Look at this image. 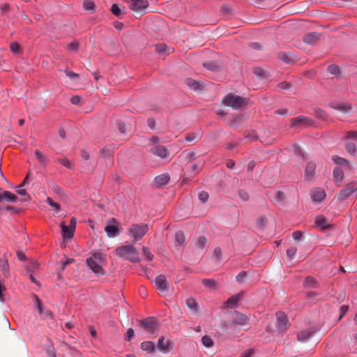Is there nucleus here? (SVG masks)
<instances>
[{
	"label": "nucleus",
	"instance_id": "nucleus-1",
	"mask_svg": "<svg viewBox=\"0 0 357 357\" xmlns=\"http://www.w3.org/2000/svg\"><path fill=\"white\" fill-rule=\"evenodd\" d=\"M114 253L119 257L129 260L131 262H137L140 261L138 257V252L132 245H125L116 248Z\"/></svg>",
	"mask_w": 357,
	"mask_h": 357
},
{
	"label": "nucleus",
	"instance_id": "nucleus-2",
	"mask_svg": "<svg viewBox=\"0 0 357 357\" xmlns=\"http://www.w3.org/2000/svg\"><path fill=\"white\" fill-rule=\"evenodd\" d=\"M104 259L99 252H92V255L86 259V263L90 269L96 274L102 275L104 271L102 268Z\"/></svg>",
	"mask_w": 357,
	"mask_h": 357
},
{
	"label": "nucleus",
	"instance_id": "nucleus-3",
	"mask_svg": "<svg viewBox=\"0 0 357 357\" xmlns=\"http://www.w3.org/2000/svg\"><path fill=\"white\" fill-rule=\"evenodd\" d=\"M149 229L148 224H133L127 229L126 232L129 236L133 238L134 241H137L143 238L149 231Z\"/></svg>",
	"mask_w": 357,
	"mask_h": 357
},
{
	"label": "nucleus",
	"instance_id": "nucleus-4",
	"mask_svg": "<svg viewBox=\"0 0 357 357\" xmlns=\"http://www.w3.org/2000/svg\"><path fill=\"white\" fill-rule=\"evenodd\" d=\"M223 103L234 109H238L246 105V99L238 96L229 94L223 99Z\"/></svg>",
	"mask_w": 357,
	"mask_h": 357
},
{
	"label": "nucleus",
	"instance_id": "nucleus-5",
	"mask_svg": "<svg viewBox=\"0 0 357 357\" xmlns=\"http://www.w3.org/2000/svg\"><path fill=\"white\" fill-rule=\"evenodd\" d=\"M60 227L62 230V235L64 238L70 239L73 237L76 227V218H71L70 225L66 226L63 222H61Z\"/></svg>",
	"mask_w": 357,
	"mask_h": 357
},
{
	"label": "nucleus",
	"instance_id": "nucleus-6",
	"mask_svg": "<svg viewBox=\"0 0 357 357\" xmlns=\"http://www.w3.org/2000/svg\"><path fill=\"white\" fill-rule=\"evenodd\" d=\"M357 191V183L351 182L347 184L344 190L340 191L337 195V199L342 202L349 196H351L353 193Z\"/></svg>",
	"mask_w": 357,
	"mask_h": 357
},
{
	"label": "nucleus",
	"instance_id": "nucleus-7",
	"mask_svg": "<svg viewBox=\"0 0 357 357\" xmlns=\"http://www.w3.org/2000/svg\"><path fill=\"white\" fill-rule=\"evenodd\" d=\"M105 231L109 238H114L120 234L119 227L116 219H110L105 227Z\"/></svg>",
	"mask_w": 357,
	"mask_h": 357
},
{
	"label": "nucleus",
	"instance_id": "nucleus-8",
	"mask_svg": "<svg viewBox=\"0 0 357 357\" xmlns=\"http://www.w3.org/2000/svg\"><path fill=\"white\" fill-rule=\"evenodd\" d=\"M130 9L134 12H142L149 6V2L146 0H123Z\"/></svg>",
	"mask_w": 357,
	"mask_h": 357
},
{
	"label": "nucleus",
	"instance_id": "nucleus-9",
	"mask_svg": "<svg viewBox=\"0 0 357 357\" xmlns=\"http://www.w3.org/2000/svg\"><path fill=\"white\" fill-rule=\"evenodd\" d=\"M312 125V119L305 116H299L291 119V128H305Z\"/></svg>",
	"mask_w": 357,
	"mask_h": 357
},
{
	"label": "nucleus",
	"instance_id": "nucleus-10",
	"mask_svg": "<svg viewBox=\"0 0 357 357\" xmlns=\"http://www.w3.org/2000/svg\"><path fill=\"white\" fill-rule=\"evenodd\" d=\"M150 152L161 159H167L169 155V151L164 146L156 144L151 148Z\"/></svg>",
	"mask_w": 357,
	"mask_h": 357
},
{
	"label": "nucleus",
	"instance_id": "nucleus-11",
	"mask_svg": "<svg viewBox=\"0 0 357 357\" xmlns=\"http://www.w3.org/2000/svg\"><path fill=\"white\" fill-rule=\"evenodd\" d=\"M157 347L160 352L167 354L172 349V343L169 340H166L164 336H161L158 339Z\"/></svg>",
	"mask_w": 357,
	"mask_h": 357
},
{
	"label": "nucleus",
	"instance_id": "nucleus-12",
	"mask_svg": "<svg viewBox=\"0 0 357 357\" xmlns=\"http://www.w3.org/2000/svg\"><path fill=\"white\" fill-rule=\"evenodd\" d=\"M276 317V326L282 332L286 331L289 325L287 315L282 312H277Z\"/></svg>",
	"mask_w": 357,
	"mask_h": 357
},
{
	"label": "nucleus",
	"instance_id": "nucleus-13",
	"mask_svg": "<svg viewBox=\"0 0 357 357\" xmlns=\"http://www.w3.org/2000/svg\"><path fill=\"white\" fill-rule=\"evenodd\" d=\"M155 288L162 293L167 292L169 288L168 282L164 275H160L156 277L155 280Z\"/></svg>",
	"mask_w": 357,
	"mask_h": 357
},
{
	"label": "nucleus",
	"instance_id": "nucleus-14",
	"mask_svg": "<svg viewBox=\"0 0 357 357\" xmlns=\"http://www.w3.org/2000/svg\"><path fill=\"white\" fill-rule=\"evenodd\" d=\"M248 324V317L246 314L241 313H236L231 326L236 328L238 326H243Z\"/></svg>",
	"mask_w": 357,
	"mask_h": 357
},
{
	"label": "nucleus",
	"instance_id": "nucleus-15",
	"mask_svg": "<svg viewBox=\"0 0 357 357\" xmlns=\"http://www.w3.org/2000/svg\"><path fill=\"white\" fill-rule=\"evenodd\" d=\"M139 325L150 334H153L155 331V322L151 317H149L144 321H139Z\"/></svg>",
	"mask_w": 357,
	"mask_h": 357
},
{
	"label": "nucleus",
	"instance_id": "nucleus-16",
	"mask_svg": "<svg viewBox=\"0 0 357 357\" xmlns=\"http://www.w3.org/2000/svg\"><path fill=\"white\" fill-rule=\"evenodd\" d=\"M17 200V197L9 191L3 190L0 188V202H16Z\"/></svg>",
	"mask_w": 357,
	"mask_h": 357
},
{
	"label": "nucleus",
	"instance_id": "nucleus-17",
	"mask_svg": "<svg viewBox=\"0 0 357 357\" xmlns=\"http://www.w3.org/2000/svg\"><path fill=\"white\" fill-rule=\"evenodd\" d=\"M310 196L313 202H319L325 198L326 193L324 190L316 188L311 191Z\"/></svg>",
	"mask_w": 357,
	"mask_h": 357
},
{
	"label": "nucleus",
	"instance_id": "nucleus-18",
	"mask_svg": "<svg viewBox=\"0 0 357 357\" xmlns=\"http://www.w3.org/2000/svg\"><path fill=\"white\" fill-rule=\"evenodd\" d=\"M270 199L276 204H281L285 199L284 193L282 191H277L271 193L269 195Z\"/></svg>",
	"mask_w": 357,
	"mask_h": 357
},
{
	"label": "nucleus",
	"instance_id": "nucleus-19",
	"mask_svg": "<svg viewBox=\"0 0 357 357\" xmlns=\"http://www.w3.org/2000/svg\"><path fill=\"white\" fill-rule=\"evenodd\" d=\"M334 109L340 111L342 113H348L351 111V107L349 103L335 102L331 106Z\"/></svg>",
	"mask_w": 357,
	"mask_h": 357
},
{
	"label": "nucleus",
	"instance_id": "nucleus-20",
	"mask_svg": "<svg viewBox=\"0 0 357 357\" xmlns=\"http://www.w3.org/2000/svg\"><path fill=\"white\" fill-rule=\"evenodd\" d=\"M319 39V35L317 33L312 32L306 34L303 40L306 44L308 45H313L317 41H318Z\"/></svg>",
	"mask_w": 357,
	"mask_h": 357
},
{
	"label": "nucleus",
	"instance_id": "nucleus-21",
	"mask_svg": "<svg viewBox=\"0 0 357 357\" xmlns=\"http://www.w3.org/2000/svg\"><path fill=\"white\" fill-rule=\"evenodd\" d=\"M170 177L167 174H162L156 176L154 179L155 185L158 187L162 186L169 182Z\"/></svg>",
	"mask_w": 357,
	"mask_h": 357
},
{
	"label": "nucleus",
	"instance_id": "nucleus-22",
	"mask_svg": "<svg viewBox=\"0 0 357 357\" xmlns=\"http://www.w3.org/2000/svg\"><path fill=\"white\" fill-rule=\"evenodd\" d=\"M333 178H334L335 182L338 185H340L341 182L343 180V178H344V172H343V170L340 167H336L334 168V169H333Z\"/></svg>",
	"mask_w": 357,
	"mask_h": 357
},
{
	"label": "nucleus",
	"instance_id": "nucleus-23",
	"mask_svg": "<svg viewBox=\"0 0 357 357\" xmlns=\"http://www.w3.org/2000/svg\"><path fill=\"white\" fill-rule=\"evenodd\" d=\"M314 333V331H312L311 330H305L303 331H301L298 335L297 339L300 342H305L309 338H310L313 334Z\"/></svg>",
	"mask_w": 357,
	"mask_h": 357
},
{
	"label": "nucleus",
	"instance_id": "nucleus-24",
	"mask_svg": "<svg viewBox=\"0 0 357 357\" xmlns=\"http://www.w3.org/2000/svg\"><path fill=\"white\" fill-rule=\"evenodd\" d=\"M186 305L188 307L190 310L192 314H195L197 313L199 306L198 303L194 298H190L187 299Z\"/></svg>",
	"mask_w": 357,
	"mask_h": 357
},
{
	"label": "nucleus",
	"instance_id": "nucleus-25",
	"mask_svg": "<svg viewBox=\"0 0 357 357\" xmlns=\"http://www.w3.org/2000/svg\"><path fill=\"white\" fill-rule=\"evenodd\" d=\"M185 83L188 86H189L190 88L195 89V90H202L203 89L202 84L193 79H191V78L186 79Z\"/></svg>",
	"mask_w": 357,
	"mask_h": 357
},
{
	"label": "nucleus",
	"instance_id": "nucleus-26",
	"mask_svg": "<svg viewBox=\"0 0 357 357\" xmlns=\"http://www.w3.org/2000/svg\"><path fill=\"white\" fill-rule=\"evenodd\" d=\"M141 349L144 351L153 352L155 351V346L151 341H145L141 343Z\"/></svg>",
	"mask_w": 357,
	"mask_h": 357
},
{
	"label": "nucleus",
	"instance_id": "nucleus-27",
	"mask_svg": "<svg viewBox=\"0 0 357 357\" xmlns=\"http://www.w3.org/2000/svg\"><path fill=\"white\" fill-rule=\"evenodd\" d=\"M316 165L314 162H308L305 168V174L308 178H312L314 176Z\"/></svg>",
	"mask_w": 357,
	"mask_h": 357
},
{
	"label": "nucleus",
	"instance_id": "nucleus-28",
	"mask_svg": "<svg viewBox=\"0 0 357 357\" xmlns=\"http://www.w3.org/2000/svg\"><path fill=\"white\" fill-rule=\"evenodd\" d=\"M0 269L3 273L4 275L9 274V264L7 259H0Z\"/></svg>",
	"mask_w": 357,
	"mask_h": 357
},
{
	"label": "nucleus",
	"instance_id": "nucleus-29",
	"mask_svg": "<svg viewBox=\"0 0 357 357\" xmlns=\"http://www.w3.org/2000/svg\"><path fill=\"white\" fill-rule=\"evenodd\" d=\"M202 284L206 288L215 289L218 284V282L213 279H203Z\"/></svg>",
	"mask_w": 357,
	"mask_h": 357
},
{
	"label": "nucleus",
	"instance_id": "nucleus-30",
	"mask_svg": "<svg viewBox=\"0 0 357 357\" xmlns=\"http://www.w3.org/2000/svg\"><path fill=\"white\" fill-rule=\"evenodd\" d=\"M206 242H207L206 238L204 236H201L196 241L195 245L197 249L202 250V249H204V247L206 246Z\"/></svg>",
	"mask_w": 357,
	"mask_h": 357
},
{
	"label": "nucleus",
	"instance_id": "nucleus-31",
	"mask_svg": "<svg viewBox=\"0 0 357 357\" xmlns=\"http://www.w3.org/2000/svg\"><path fill=\"white\" fill-rule=\"evenodd\" d=\"M176 243L178 245H182L185 241V236L183 231H178L175 234Z\"/></svg>",
	"mask_w": 357,
	"mask_h": 357
},
{
	"label": "nucleus",
	"instance_id": "nucleus-32",
	"mask_svg": "<svg viewBox=\"0 0 357 357\" xmlns=\"http://www.w3.org/2000/svg\"><path fill=\"white\" fill-rule=\"evenodd\" d=\"M201 341H202V343L203 344V345L208 348L212 347L214 344L213 340L208 335H204L202 337Z\"/></svg>",
	"mask_w": 357,
	"mask_h": 357
},
{
	"label": "nucleus",
	"instance_id": "nucleus-33",
	"mask_svg": "<svg viewBox=\"0 0 357 357\" xmlns=\"http://www.w3.org/2000/svg\"><path fill=\"white\" fill-rule=\"evenodd\" d=\"M35 155H36V157L38 162L40 165H45L46 164V162H47V158L39 150L37 149V150L35 151Z\"/></svg>",
	"mask_w": 357,
	"mask_h": 357
},
{
	"label": "nucleus",
	"instance_id": "nucleus-34",
	"mask_svg": "<svg viewBox=\"0 0 357 357\" xmlns=\"http://www.w3.org/2000/svg\"><path fill=\"white\" fill-rule=\"evenodd\" d=\"M155 50L159 54L164 53L166 51H167L168 54L170 53L169 48H168L165 44H162V43H159V44L155 45Z\"/></svg>",
	"mask_w": 357,
	"mask_h": 357
},
{
	"label": "nucleus",
	"instance_id": "nucleus-35",
	"mask_svg": "<svg viewBox=\"0 0 357 357\" xmlns=\"http://www.w3.org/2000/svg\"><path fill=\"white\" fill-rule=\"evenodd\" d=\"M279 58L280 60L286 63H291L294 61L293 56L288 53H282L280 54Z\"/></svg>",
	"mask_w": 357,
	"mask_h": 357
},
{
	"label": "nucleus",
	"instance_id": "nucleus-36",
	"mask_svg": "<svg viewBox=\"0 0 357 357\" xmlns=\"http://www.w3.org/2000/svg\"><path fill=\"white\" fill-rule=\"evenodd\" d=\"M100 153L102 158H110V156L112 155V150L109 146H105L100 150Z\"/></svg>",
	"mask_w": 357,
	"mask_h": 357
},
{
	"label": "nucleus",
	"instance_id": "nucleus-37",
	"mask_svg": "<svg viewBox=\"0 0 357 357\" xmlns=\"http://www.w3.org/2000/svg\"><path fill=\"white\" fill-rule=\"evenodd\" d=\"M328 72L335 76H338L340 74V69L339 66L336 65H330L327 68Z\"/></svg>",
	"mask_w": 357,
	"mask_h": 357
},
{
	"label": "nucleus",
	"instance_id": "nucleus-38",
	"mask_svg": "<svg viewBox=\"0 0 357 357\" xmlns=\"http://www.w3.org/2000/svg\"><path fill=\"white\" fill-rule=\"evenodd\" d=\"M83 7L86 10L93 11L95 3L91 0H86L83 3Z\"/></svg>",
	"mask_w": 357,
	"mask_h": 357
},
{
	"label": "nucleus",
	"instance_id": "nucleus-39",
	"mask_svg": "<svg viewBox=\"0 0 357 357\" xmlns=\"http://www.w3.org/2000/svg\"><path fill=\"white\" fill-rule=\"evenodd\" d=\"M46 202L51 207L54 208L56 211H59L61 210L60 204L57 202H54L50 197L47 198Z\"/></svg>",
	"mask_w": 357,
	"mask_h": 357
},
{
	"label": "nucleus",
	"instance_id": "nucleus-40",
	"mask_svg": "<svg viewBox=\"0 0 357 357\" xmlns=\"http://www.w3.org/2000/svg\"><path fill=\"white\" fill-rule=\"evenodd\" d=\"M198 198L201 203H205L208 199V193L206 191H202L198 194Z\"/></svg>",
	"mask_w": 357,
	"mask_h": 357
},
{
	"label": "nucleus",
	"instance_id": "nucleus-41",
	"mask_svg": "<svg viewBox=\"0 0 357 357\" xmlns=\"http://www.w3.org/2000/svg\"><path fill=\"white\" fill-rule=\"evenodd\" d=\"M254 74L259 78L266 77V72L260 68H255L254 69Z\"/></svg>",
	"mask_w": 357,
	"mask_h": 357
},
{
	"label": "nucleus",
	"instance_id": "nucleus-42",
	"mask_svg": "<svg viewBox=\"0 0 357 357\" xmlns=\"http://www.w3.org/2000/svg\"><path fill=\"white\" fill-rule=\"evenodd\" d=\"M326 222V219L324 216H318L316 218L315 223L317 226L325 227V224Z\"/></svg>",
	"mask_w": 357,
	"mask_h": 357
},
{
	"label": "nucleus",
	"instance_id": "nucleus-43",
	"mask_svg": "<svg viewBox=\"0 0 357 357\" xmlns=\"http://www.w3.org/2000/svg\"><path fill=\"white\" fill-rule=\"evenodd\" d=\"M332 159L335 163H337L339 165H347L348 164L347 161L345 159H344L341 157H339L337 155L333 156Z\"/></svg>",
	"mask_w": 357,
	"mask_h": 357
},
{
	"label": "nucleus",
	"instance_id": "nucleus-44",
	"mask_svg": "<svg viewBox=\"0 0 357 357\" xmlns=\"http://www.w3.org/2000/svg\"><path fill=\"white\" fill-rule=\"evenodd\" d=\"M239 197L243 201H248L249 199L248 193L244 190H239L238 192Z\"/></svg>",
	"mask_w": 357,
	"mask_h": 357
},
{
	"label": "nucleus",
	"instance_id": "nucleus-45",
	"mask_svg": "<svg viewBox=\"0 0 357 357\" xmlns=\"http://www.w3.org/2000/svg\"><path fill=\"white\" fill-rule=\"evenodd\" d=\"M291 87V84L287 82H282L278 84V88L280 89L289 90Z\"/></svg>",
	"mask_w": 357,
	"mask_h": 357
},
{
	"label": "nucleus",
	"instance_id": "nucleus-46",
	"mask_svg": "<svg viewBox=\"0 0 357 357\" xmlns=\"http://www.w3.org/2000/svg\"><path fill=\"white\" fill-rule=\"evenodd\" d=\"M204 66L205 68H208V70H213V71H215L218 68V66L213 62L205 63H204Z\"/></svg>",
	"mask_w": 357,
	"mask_h": 357
},
{
	"label": "nucleus",
	"instance_id": "nucleus-47",
	"mask_svg": "<svg viewBox=\"0 0 357 357\" xmlns=\"http://www.w3.org/2000/svg\"><path fill=\"white\" fill-rule=\"evenodd\" d=\"M238 298H239V295L232 296L227 300V303L228 305L231 307L238 302Z\"/></svg>",
	"mask_w": 357,
	"mask_h": 357
},
{
	"label": "nucleus",
	"instance_id": "nucleus-48",
	"mask_svg": "<svg viewBox=\"0 0 357 357\" xmlns=\"http://www.w3.org/2000/svg\"><path fill=\"white\" fill-rule=\"evenodd\" d=\"M346 139H356L357 138V131L349 130L345 132Z\"/></svg>",
	"mask_w": 357,
	"mask_h": 357
},
{
	"label": "nucleus",
	"instance_id": "nucleus-49",
	"mask_svg": "<svg viewBox=\"0 0 357 357\" xmlns=\"http://www.w3.org/2000/svg\"><path fill=\"white\" fill-rule=\"evenodd\" d=\"M111 11L116 16H119L121 13V10L117 4H113L112 6Z\"/></svg>",
	"mask_w": 357,
	"mask_h": 357
},
{
	"label": "nucleus",
	"instance_id": "nucleus-50",
	"mask_svg": "<svg viewBox=\"0 0 357 357\" xmlns=\"http://www.w3.org/2000/svg\"><path fill=\"white\" fill-rule=\"evenodd\" d=\"M345 148H346V150L347 151V152L351 154L354 153L356 151V146L353 143H347L346 144Z\"/></svg>",
	"mask_w": 357,
	"mask_h": 357
},
{
	"label": "nucleus",
	"instance_id": "nucleus-51",
	"mask_svg": "<svg viewBox=\"0 0 357 357\" xmlns=\"http://www.w3.org/2000/svg\"><path fill=\"white\" fill-rule=\"evenodd\" d=\"M248 273L247 272H241L238 275H237L236 276V280L239 282V283H244L245 281V278L247 275Z\"/></svg>",
	"mask_w": 357,
	"mask_h": 357
},
{
	"label": "nucleus",
	"instance_id": "nucleus-52",
	"mask_svg": "<svg viewBox=\"0 0 357 357\" xmlns=\"http://www.w3.org/2000/svg\"><path fill=\"white\" fill-rule=\"evenodd\" d=\"M38 266V264L36 261H32L29 263V264L26 267V270L28 272H31L34 269H36Z\"/></svg>",
	"mask_w": 357,
	"mask_h": 357
},
{
	"label": "nucleus",
	"instance_id": "nucleus-53",
	"mask_svg": "<svg viewBox=\"0 0 357 357\" xmlns=\"http://www.w3.org/2000/svg\"><path fill=\"white\" fill-rule=\"evenodd\" d=\"M143 253L147 260L151 261L153 259V255L149 251L147 248H143Z\"/></svg>",
	"mask_w": 357,
	"mask_h": 357
},
{
	"label": "nucleus",
	"instance_id": "nucleus-54",
	"mask_svg": "<svg viewBox=\"0 0 357 357\" xmlns=\"http://www.w3.org/2000/svg\"><path fill=\"white\" fill-rule=\"evenodd\" d=\"M222 256V250L220 248H216L214 250L213 257L216 259L219 260Z\"/></svg>",
	"mask_w": 357,
	"mask_h": 357
},
{
	"label": "nucleus",
	"instance_id": "nucleus-55",
	"mask_svg": "<svg viewBox=\"0 0 357 357\" xmlns=\"http://www.w3.org/2000/svg\"><path fill=\"white\" fill-rule=\"evenodd\" d=\"M296 252V248H290L287 249V255L289 258L292 259L295 256Z\"/></svg>",
	"mask_w": 357,
	"mask_h": 357
},
{
	"label": "nucleus",
	"instance_id": "nucleus-56",
	"mask_svg": "<svg viewBox=\"0 0 357 357\" xmlns=\"http://www.w3.org/2000/svg\"><path fill=\"white\" fill-rule=\"evenodd\" d=\"M10 50L14 54L19 52L20 45L17 43H12L10 44Z\"/></svg>",
	"mask_w": 357,
	"mask_h": 357
},
{
	"label": "nucleus",
	"instance_id": "nucleus-57",
	"mask_svg": "<svg viewBox=\"0 0 357 357\" xmlns=\"http://www.w3.org/2000/svg\"><path fill=\"white\" fill-rule=\"evenodd\" d=\"M66 75L71 79H75V78L79 77V75L73 71L66 70Z\"/></svg>",
	"mask_w": 357,
	"mask_h": 357
},
{
	"label": "nucleus",
	"instance_id": "nucleus-58",
	"mask_svg": "<svg viewBox=\"0 0 357 357\" xmlns=\"http://www.w3.org/2000/svg\"><path fill=\"white\" fill-rule=\"evenodd\" d=\"M81 100V97L79 96H74L70 98V102L73 105H79Z\"/></svg>",
	"mask_w": 357,
	"mask_h": 357
},
{
	"label": "nucleus",
	"instance_id": "nucleus-59",
	"mask_svg": "<svg viewBox=\"0 0 357 357\" xmlns=\"http://www.w3.org/2000/svg\"><path fill=\"white\" fill-rule=\"evenodd\" d=\"M35 298H36V303L37 305L38 310L41 314L43 312L42 303H41L40 300L38 298V297H37L36 296H35Z\"/></svg>",
	"mask_w": 357,
	"mask_h": 357
},
{
	"label": "nucleus",
	"instance_id": "nucleus-60",
	"mask_svg": "<svg viewBox=\"0 0 357 357\" xmlns=\"http://www.w3.org/2000/svg\"><path fill=\"white\" fill-rule=\"evenodd\" d=\"M59 161L63 166H65V167H66L68 168H70V161L68 159L62 158V159H60Z\"/></svg>",
	"mask_w": 357,
	"mask_h": 357
},
{
	"label": "nucleus",
	"instance_id": "nucleus-61",
	"mask_svg": "<svg viewBox=\"0 0 357 357\" xmlns=\"http://www.w3.org/2000/svg\"><path fill=\"white\" fill-rule=\"evenodd\" d=\"M30 181V179H29V173L26 176V177L24 178V181H22V183L18 185L17 188H23L24 187L26 184H28Z\"/></svg>",
	"mask_w": 357,
	"mask_h": 357
},
{
	"label": "nucleus",
	"instance_id": "nucleus-62",
	"mask_svg": "<svg viewBox=\"0 0 357 357\" xmlns=\"http://www.w3.org/2000/svg\"><path fill=\"white\" fill-rule=\"evenodd\" d=\"M134 335H135L134 330L132 329V328H129L127 331V339H128V340L130 341L133 338Z\"/></svg>",
	"mask_w": 357,
	"mask_h": 357
},
{
	"label": "nucleus",
	"instance_id": "nucleus-63",
	"mask_svg": "<svg viewBox=\"0 0 357 357\" xmlns=\"http://www.w3.org/2000/svg\"><path fill=\"white\" fill-rule=\"evenodd\" d=\"M196 138V135L195 133H190L185 136V140L187 142H193Z\"/></svg>",
	"mask_w": 357,
	"mask_h": 357
},
{
	"label": "nucleus",
	"instance_id": "nucleus-64",
	"mask_svg": "<svg viewBox=\"0 0 357 357\" xmlns=\"http://www.w3.org/2000/svg\"><path fill=\"white\" fill-rule=\"evenodd\" d=\"M303 236L301 231H296L293 233V238L294 240H300Z\"/></svg>",
	"mask_w": 357,
	"mask_h": 357
}]
</instances>
